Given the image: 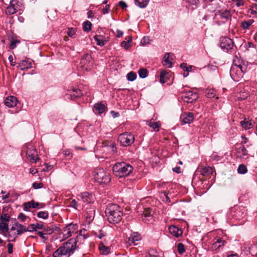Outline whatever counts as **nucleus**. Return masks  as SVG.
I'll use <instances>...</instances> for the list:
<instances>
[{
	"label": "nucleus",
	"mask_w": 257,
	"mask_h": 257,
	"mask_svg": "<svg viewBox=\"0 0 257 257\" xmlns=\"http://www.w3.org/2000/svg\"><path fill=\"white\" fill-rule=\"evenodd\" d=\"M106 215L108 222L112 224L119 222L123 215L122 209L116 204H110L105 210Z\"/></svg>",
	"instance_id": "1"
},
{
	"label": "nucleus",
	"mask_w": 257,
	"mask_h": 257,
	"mask_svg": "<svg viewBox=\"0 0 257 257\" xmlns=\"http://www.w3.org/2000/svg\"><path fill=\"white\" fill-rule=\"evenodd\" d=\"M132 165L124 162L115 163L113 168V174L119 178L124 177L128 176L133 171Z\"/></svg>",
	"instance_id": "2"
},
{
	"label": "nucleus",
	"mask_w": 257,
	"mask_h": 257,
	"mask_svg": "<svg viewBox=\"0 0 257 257\" xmlns=\"http://www.w3.org/2000/svg\"><path fill=\"white\" fill-rule=\"evenodd\" d=\"M234 65L231 67L230 75L235 81H239L242 78L243 74L247 71V66L242 62L234 60Z\"/></svg>",
	"instance_id": "3"
},
{
	"label": "nucleus",
	"mask_w": 257,
	"mask_h": 257,
	"mask_svg": "<svg viewBox=\"0 0 257 257\" xmlns=\"http://www.w3.org/2000/svg\"><path fill=\"white\" fill-rule=\"evenodd\" d=\"M22 152L26 154L27 159L31 162L36 163L39 160L37 150L31 143L26 144L24 146Z\"/></svg>",
	"instance_id": "4"
},
{
	"label": "nucleus",
	"mask_w": 257,
	"mask_h": 257,
	"mask_svg": "<svg viewBox=\"0 0 257 257\" xmlns=\"http://www.w3.org/2000/svg\"><path fill=\"white\" fill-rule=\"evenodd\" d=\"M24 9V5L20 0H12L7 7L5 12L7 15H12L16 13H19L20 14L23 11Z\"/></svg>",
	"instance_id": "5"
},
{
	"label": "nucleus",
	"mask_w": 257,
	"mask_h": 257,
	"mask_svg": "<svg viewBox=\"0 0 257 257\" xmlns=\"http://www.w3.org/2000/svg\"><path fill=\"white\" fill-rule=\"evenodd\" d=\"M94 173L95 179L99 183L107 184L111 180L110 173L102 168L96 169Z\"/></svg>",
	"instance_id": "6"
},
{
	"label": "nucleus",
	"mask_w": 257,
	"mask_h": 257,
	"mask_svg": "<svg viewBox=\"0 0 257 257\" xmlns=\"http://www.w3.org/2000/svg\"><path fill=\"white\" fill-rule=\"evenodd\" d=\"M27 231H28V229L25 226L19 222H16L11 227L9 235L15 240L18 237V235H21Z\"/></svg>",
	"instance_id": "7"
},
{
	"label": "nucleus",
	"mask_w": 257,
	"mask_h": 257,
	"mask_svg": "<svg viewBox=\"0 0 257 257\" xmlns=\"http://www.w3.org/2000/svg\"><path fill=\"white\" fill-rule=\"evenodd\" d=\"M134 135L131 133L125 132L119 135L118 140L121 146L127 147L131 145L135 141Z\"/></svg>",
	"instance_id": "8"
},
{
	"label": "nucleus",
	"mask_w": 257,
	"mask_h": 257,
	"mask_svg": "<svg viewBox=\"0 0 257 257\" xmlns=\"http://www.w3.org/2000/svg\"><path fill=\"white\" fill-rule=\"evenodd\" d=\"M82 95V91L80 89L74 87H71L68 89L66 93H65V96L70 100H74L81 97Z\"/></svg>",
	"instance_id": "9"
},
{
	"label": "nucleus",
	"mask_w": 257,
	"mask_h": 257,
	"mask_svg": "<svg viewBox=\"0 0 257 257\" xmlns=\"http://www.w3.org/2000/svg\"><path fill=\"white\" fill-rule=\"evenodd\" d=\"M77 240L74 238H71L65 242V256H69L74 253L76 248Z\"/></svg>",
	"instance_id": "10"
},
{
	"label": "nucleus",
	"mask_w": 257,
	"mask_h": 257,
	"mask_svg": "<svg viewBox=\"0 0 257 257\" xmlns=\"http://www.w3.org/2000/svg\"><path fill=\"white\" fill-rule=\"evenodd\" d=\"M219 45L222 49L228 51L233 48L234 43L231 39L225 37L220 38Z\"/></svg>",
	"instance_id": "11"
},
{
	"label": "nucleus",
	"mask_w": 257,
	"mask_h": 257,
	"mask_svg": "<svg viewBox=\"0 0 257 257\" xmlns=\"http://www.w3.org/2000/svg\"><path fill=\"white\" fill-rule=\"evenodd\" d=\"M78 225L77 223H69L65 225V238L69 237L78 232Z\"/></svg>",
	"instance_id": "12"
},
{
	"label": "nucleus",
	"mask_w": 257,
	"mask_h": 257,
	"mask_svg": "<svg viewBox=\"0 0 257 257\" xmlns=\"http://www.w3.org/2000/svg\"><path fill=\"white\" fill-rule=\"evenodd\" d=\"M198 98V94L192 91H188L184 92L182 96V100L187 103H193L196 101Z\"/></svg>",
	"instance_id": "13"
},
{
	"label": "nucleus",
	"mask_w": 257,
	"mask_h": 257,
	"mask_svg": "<svg viewBox=\"0 0 257 257\" xmlns=\"http://www.w3.org/2000/svg\"><path fill=\"white\" fill-rule=\"evenodd\" d=\"M219 19L223 23H226L231 19V14L230 10H221L218 11V14Z\"/></svg>",
	"instance_id": "14"
},
{
	"label": "nucleus",
	"mask_w": 257,
	"mask_h": 257,
	"mask_svg": "<svg viewBox=\"0 0 257 257\" xmlns=\"http://www.w3.org/2000/svg\"><path fill=\"white\" fill-rule=\"evenodd\" d=\"M226 241L222 238L219 237L216 239V240L212 244L211 249L213 250L219 251L222 250L223 247L226 244Z\"/></svg>",
	"instance_id": "15"
},
{
	"label": "nucleus",
	"mask_w": 257,
	"mask_h": 257,
	"mask_svg": "<svg viewBox=\"0 0 257 257\" xmlns=\"http://www.w3.org/2000/svg\"><path fill=\"white\" fill-rule=\"evenodd\" d=\"M182 124L190 123L194 119V115L192 112H188L182 114L181 116Z\"/></svg>",
	"instance_id": "16"
},
{
	"label": "nucleus",
	"mask_w": 257,
	"mask_h": 257,
	"mask_svg": "<svg viewBox=\"0 0 257 257\" xmlns=\"http://www.w3.org/2000/svg\"><path fill=\"white\" fill-rule=\"evenodd\" d=\"M200 174L204 178H207L213 173L212 168L209 166H202L200 170Z\"/></svg>",
	"instance_id": "17"
},
{
	"label": "nucleus",
	"mask_w": 257,
	"mask_h": 257,
	"mask_svg": "<svg viewBox=\"0 0 257 257\" xmlns=\"http://www.w3.org/2000/svg\"><path fill=\"white\" fill-rule=\"evenodd\" d=\"M18 102L17 98L14 96H10L6 98L5 100L6 105L9 107L15 106Z\"/></svg>",
	"instance_id": "18"
},
{
	"label": "nucleus",
	"mask_w": 257,
	"mask_h": 257,
	"mask_svg": "<svg viewBox=\"0 0 257 257\" xmlns=\"http://www.w3.org/2000/svg\"><path fill=\"white\" fill-rule=\"evenodd\" d=\"M80 197L83 202L85 203H90L94 201L92 195L87 192L81 193Z\"/></svg>",
	"instance_id": "19"
},
{
	"label": "nucleus",
	"mask_w": 257,
	"mask_h": 257,
	"mask_svg": "<svg viewBox=\"0 0 257 257\" xmlns=\"http://www.w3.org/2000/svg\"><path fill=\"white\" fill-rule=\"evenodd\" d=\"M169 230L172 235L176 237H178L182 234V230L175 225L170 226L169 227Z\"/></svg>",
	"instance_id": "20"
},
{
	"label": "nucleus",
	"mask_w": 257,
	"mask_h": 257,
	"mask_svg": "<svg viewBox=\"0 0 257 257\" xmlns=\"http://www.w3.org/2000/svg\"><path fill=\"white\" fill-rule=\"evenodd\" d=\"M19 66L21 70H25L32 67L31 61L29 59L22 60L19 63Z\"/></svg>",
	"instance_id": "21"
},
{
	"label": "nucleus",
	"mask_w": 257,
	"mask_h": 257,
	"mask_svg": "<svg viewBox=\"0 0 257 257\" xmlns=\"http://www.w3.org/2000/svg\"><path fill=\"white\" fill-rule=\"evenodd\" d=\"M141 239V235L138 232H133L131 234V236L128 238V242L131 244H134L136 245V242Z\"/></svg>",
	"instance_id": "22"
},
{
	"label": "nucleus",
	"mask_w": 257,
	"mask_h": 257,
	"mask_svg": "<svg viewBox=\"0 0 257 257\" xmlns=\"http://www.w3.org/2000/svg\"><path fill=\"white\" fill-rule=\"evenodd\" d=\"M39 203L35 202L34 200L30 202H26L24 204V210L26 211H29L31 208H36L39 206Z\"/></svg>",
	"instance_id": "23"
},
{
	"label": "nucleus",
	"mask_w": 257,
	"mask_h": 257,
	"mask_svg": "<svg viewBox=\"0 0 257 257\" xmlns=\"http://www.w3.org/2000/svg\"><path fill=\"white\" fill-rule=\"evenodd\" d=\"M236 153L237 157L240 158H244L248 154L247 151L244 146L237 148Z\"/></svg>",
	"instance_id": "24"
},
{
	"label": "nucleus",
	"mask_w": 257,
	"mask_h": 257,
	"mask_svg": "<svg viewBox=\"0 0 257 257\" xmlns=\"http://www.w3.org/2000/svg\"><path fill=\"white\" fill-rule=\"evenodd\" d=\"M106 107L104 104L101 103H97L94 104L93 107V111L99 114H101L105 110Z\"/></svg>",
	"instance_id": "25"
},
{
	"label": "nucleus",
	"mask_w": 257,
	"mask_h": 257,
	"mask_svg": "<svg viewBox=\"0 0 257 257\" xmlns=\"http://www.w3.org/2000/svg\"><path fill=\"white\" fill-rule=\"evenodd\" d=\"M105 143H104L103 144V145L104 147L105 148V150L107 152H109L110 153H111L112 154L116 153L117 152V148L115 147V145L113 143L111 142L109 143V145H105Z\"/></svg>",
	"instance_id": "26"
},
{
	"label": "nucleus",
	"mask_w": 257,
	"mask_h": 257,
	"mask_svg": "<svg viewBox=\"0 0 257 257\" xmlns=\"http://www.w3.org/2000/svg\"><path fill=\"white\" fill-rule=\"evenodd\" d=\"M168 72L166 70H162L160 76V81L162 83H165L169 79Z\"/></svg>",
	"instance_id": "27"
},
{
	"label": "nucleus",
	"mask_w": 257,
	"mask_h": 257,
	"mask_svg": "<svg viewBox=\"0 0 257 257\" xmlns=\"http://www.w3.org/2000/svg\"><path fill=\"white\" fill-rule=\"evenodd\" d=\"M99 249L100 253L104 255L108 254L110 252V248L108 246L104 245L102 242H100L99 244Z\"/></svg>",
	"instance_id": "28"
},
{
	"label": "nucleus",
	"mask_w": 257,
	"mask_h": 257,
	"mask_svg": "<svg viewBox=\"0 0 257 257\" xmlns=\"http://www.w3.org/2000/svg\"><path fill=\"white\" fill-rule=\"evenodd\" d=\"M147 124L152 127L155 131L158 132L159 130V127H160L161 123L159 122H154L152 120H149L147 121Z\"/></svg>",
	"instance_id": "29"
},
{
	"label": "nucleus",
	"mask_w": 257,
	"mask_h": 257,
	"mask_svg": "<svg viewBox=\"0 0 257 257\" xmlns=\"http://www.w3.org/2000/svg\"><path fill=\"white\" fill-rule=\"evenodd\" d=\"M171 59H170L169 53H166L163 58V64L164 66H166L168 68H170L172 66Z\"/></svg>",
	"instance_id": "30"
},
{
	"label": "nucleus",
	"mask_w": 257,
	"mask_h": 257,
	"mask_svg": "<svg viewBox=\"0 0 257 257\" xmlns=\"http://www.w3.org/2000/svg\"><path fill=\"white\" fill-rule=\"evenodd\" d=\"M53 257H63L64 256V246H61L53 252Z\"/></svg>",
	"instance_id": "31"
},
{
	"label": "nucleus",
	"mask_w": 257,
	"mask_h": 257,
	"mask_svg": "<svg viewBox=\"0 0 257 257\" xmlns=\"http://www.w3.org/2000/svg\"><path fill=\"white\" fill-rule=\"evenodd\" d=\"M94 39L96 42L97 45L99 46H104L105 44V42L103 40V36L101 35H95L94 36Z\"/></svg>",
	"instance_id": "32"
},
{
	"label": "nucleus",
	"mask_w": 257,
	"mask_h": 257,
	"mask_svg": "<svg viewBox=\"0 0 257 257\" xmlns=\"http://www.w3.org/2000/svg\"><path fill=\"white\" fill-rule=\"evenodd\" d=\"M136 6L141 8H144L148 5L149 0H135Z\"/></svg>",
	"instance_id": "33"
},
{
	"label": "nucleus",
	"mask_w": 257,
	"mask_h": 257,
	"mask_svg": "<svg viewBox=\"0 0 257 257\" xmlns=\"http://www.w3.org/2000/svg\"><path fill=\"white\" fill-rule=\"evenodd\" d=\"M254 20L252 19L248 20V21H244L241 23V27L243 29H248L249 27L254 23Z\"/></svg>",
	"instance_id": "34"
},
{
	"label": "nucleus",
	"mask_w": 257,
	"mask_h": 257,
	"mask_svg": "<svg viewBox=\"0 0 257 257\" xmlns=\"http://www.w3.org/2000/svg\"><path fill=\"white\" fill-rule=\"evenodd\" d=\"M205 93L208 98H214L216 95V91L213 89H206Z\"/></svg>",
	"instance_id": "35"
},
{
	"label": "nucleus",
	"mask_w": 257,
	"mask_h": 257,
	"mask_svg": "<svg viewBox=\"0 0 257 257\" xmlns=\"http://www.w3.org/2000/svg\"><path fill=\"white\" fill-rule=\"evenodd\" d=\"M241 126L245 130L250 129L253 126V124L250 121H246L245 120L240 122Z\"/></svg>",
	"instance_id": "36"
},
{
	"label": "nucleus",
	"mask_w": 257,
	"mask_h": 257,
	"mask_svg": "<svg viewBox=\"0 0 257 257\" xmlns=\"http://www.w3.org/2000/svg\"><path fill=\"white\" fill-rule=\"evenodd\" d=\"M77 31V29L76 28H68L67 34L69 37L75 38L76 35Z\"/></svg>",
	"instance_id": "37"
},
{
	"label": "nucleus",
	"mask_w": 257,
	"mask_h": 257,
	"mask_svg": "<svg viewBox=\"0 0 257 257\" xmlns=\"http://www.w3.org/2000/svg\"><path fill=\"white\" fill-rule=\"evenodd\" d=\"M143 215L147 220H149L152 217L151 209L149 208L145 209L143 212Z\"/></svg>",
	"instance_id": "38"
},
{
	"label": "nucleus",
	"mask_w": 257,
	"mask_h": 257,
	"mask_svg": "<svg viewBox=\"0 0 257 257\" xmlns=\"http://www.w3.org/2000/svg\"><path fill=\"white\" fill-rule=\"evenodd\" d=\"M92 24L90 22L86 21L83 24V30L85 32H89L91 30Z\"/></svg>",
	"instance_id": "39"
},
{
	"label": "nucleus",
	"mask_w": 257,
	"mask_h": 257,
	"mask_svg": "<svg viewBox=\"0 0 257 257\" xmlns=\"http://www.w3.org/2000/svg\"><path fill=\"white\" fill-rule=\"evenodd\" d=\"M247 168L244 165L240 164L239 165L237 169V172L238 173L244 174L247 172Z\"/></svg>",
	"instance_id": "40"
},
{
	"label": "nucleus",
	"mask_w": 257,
	"mask_h": 257,
	"mask_svg": "<svg viewBox=\"0 0 257 257\" xmlns=\"http://www.w3.org/2000/svg\"><path fill=\"white\" fill-rule=\"evenodd\" d=\"M140 77L142 78H145L148 76V71L146 69L142 68L139 70L138 72Z\"/></svg>",
	"instance_id": "41"
},
{
	"label": "nucleus",
	"mask_w": 257,
	"mask_h": 257,
	"mask_svg": "<svg viewBox=\"0 0 257 257\" xmlns=\"http://www.w3.org/2000/svg\"><path fill=\"white\" fill-rule=\"evenodd\" d=\"M0 230L4 233L8 232L9 225L7 222H2L0 224Z\"/></svg>",
	"instance_id": "42"
},
{
	"label": "nucleus",
	"mask_w": 257,
	"mask_h": 257,
	"mask_svg": "<svg viewBox=\"0 0 257 257\" xmlns=\"http://www.w3.org/2000/svg\"><path fill=\"white\" fill-rule=\"evenodd\" d=\"M126 77L128 80L133 81L136 79L137 75L135 72L131 71L127 74Z\"/></svg>",
	"instance_id": "43"
},
{
	"label": "nucleus",
	"mask_w": 257,
	"mask_h": 257,
	"mask_svg": "<svg viewBox=\"0 0 257 257\" xmlns=\"http://www.w3.org/2000/svg\"><path fill=\"white\" fill-rule=\"evenodd\" d=\"M37 216L42 219H47L48 217V212L46 211H40L37 213Z\"/></svg>",
	"instance_id": "44"
},
{
	"label": "nucleus",
	"mask_w": 257,
	"mask_h": 257,
	"mask_svg": "<svg viewBox=\"0 0 257 257\" xmlns=\"http://www.w3.org/2000/svg\"><path fill=\"white\" fill-rule=\"evenodd\" d=\"M177 250L180 254H182L185 251V246L182 243H179L177 245Z\"/></svg>",
	"instance_id": "45"
},
{
	"label": "nucleus",
	"mask_w": 257,
	"mask_h": 257,
	"mask_svg": "<svg viewBox=\"0 0 257 257\" xmlns=\"http://www.w3.org/2000/svg\"><path fill=\"white\" fill-rule=\"evenodd\" d=\"M20 43V40L13 38L11 41V45L10 46V48L12 50L15 49L16 47L17 44H19Z\"/></svg>",
	"instance_id": "46"
},
{
	"label": "nucleus",
	"mask_w": 257,
	"mask_h": 257,
	"mask_svg": "<svg viewBox=\"0 0 257 257\" xmlns=\"http://www.w3.org/2000/svg\"><path fill=\"white\" fill-rule=\"evenodd\" d=\"M37 234L41 237L43 239V242H45L48 239V235L46 233H43L41 231H38Z\"/></svg>",
	"instance_id": "47"
},
{
	"label": "nucleus",
	"mask_w": 257,
	"mask_h": 257,
	"mask_svg": "<svg viewBox=\"0 0 257 257\" xmlns=\"http://www.w3.org/2000/svg\"><path fill=\"white\" fill-rule=\"evenodd\" d=\"M65 204H68V206L72 207L75 208H76V207L77 206V202L75 201V200H74V199L71 200V201L69 200L67 202L65 201Z\"/></svg>",
	"instance_id": "48"
},
{
	"label": "nucleus",
	"mask_w": 257,
	"mask_h": 257,
	"mask_svg": "<svg viewBox=\"0 0 257 257\" xmlns=\"http://www.w3.org/2000/svg\"><path fill=\"white\" fill-rule=\"evenodd\" d=\"M0 219H1V220L2 221V222H8L10 219V215L7 213H5L4 214H3L1 216Z\"/></svg>",
	"instance_id": "49"
},
{
	"label": "nucleus",
	"mask_w": 257,
	"mask_h": 257,
	"mask_svg": "<svg viewBox=\"0 0 257 257\" xmlns=\"http://www.w3.org/2000/svg\"><path fill=\"white\" fill-rule=\"evenodd\" d=\"M27 218H28V216L23 213H20L18 216V219L23 222L25 221Z\"/></svg>",
	"instance_id": "50"
},
{
	"label": "nucleus",
	"mask_w": 257,
	"mask_h": 257,
	"mask_svg": "<svg viewBox=\"0 0 257 257\" xmlns=\"http://www.w3.org/2000/svg\"><path fill=\"white\" fill-rule=\"evenodd\" d=\"M91 58V57L89 55L86 54L85 56H83L82 59L81 60V63L82 64L85 65V61L87 60H89Z\"/></svg>",
	"instance_id": "51"
},
{
	"label": "nucleus",
	"mask_w": 257,
	"mask_h": 257,
	"mask_svg": "<svg viewBox=\"0 0 257 257\" xmlns=\"http://www.w3.org/2000/svg\"><path fill=\"white\" fill-rule=\"evenodd\" d=\"M33 187L35 189L41 188L43 187V184L42 183L34 182L33 184Z\"/></svg>",
	"instance_id": "52"
},
{
	"label": "nucleus",
	"mask_w": 257,
	"mask_h": 257,
	"mask_svg": "<svg viewBox=\"0 0 257 257\" xmlns=\"http://www.w3.org/2000/svg\"><path fill=\"white\" fill-rule=\"evenodd\" d=\"M28 231L31 232L36 231L35 224H31L30 226L27 227Z\"/></svg>",
	"instance_id": "53"
},
{
	"label": "nucleus",
	"mask_w": 257,
	"mask_h": 257,
	"mask_svg": "<svg viewBox=\"0 0 257 257\" xmlns=\"http://www.w3.org/2000/svg\"><path fill=\"white\" fill-rule=\"evenodd\" d=\"M233 2H236V5L237 7H239L244 5L243 0H232Z\"/></svg>",
	"instance_id": "54"
},
{
	"label": "nucleus",
	"mask_w": 257,
	"mask_h": 257,
	"mask_svg": "<svg viewBox=\"0 0 257 257\" xmlns=\"http://www.w3.org/2000/svg\"><path fill=\"white\" fill-rule=\"evenodd\" d=\"M8 60L10 62V64L12 66H14L16 64V62L13 60V57L12 55H10L8 57Z\"/></svg>",
	"instance_id": "55"
},
{
	"label": "nucleus",
	"mask_w": 257,
	"mask_h": 257,
	"mask_svg": "<svg viewBox=\"0 0 257 257\" xmlns=\"http://www.w3.org/2000/svg\"><path fill=\"white\" fill-rule=\"evenodd\" d=\"M53 231L54 229L52 226L47 227V228L46 229V232L47 235L52 234L53 232Z\"/></svg>",
	"instance_id": "56"
},
{
	"label": "nucleus",
	"mask_w": 257,
	"mask_h": 257,
	"mask_svg": "<svg viewBox=\"0 0 257 257\" xmlns=\"http://www.w3.org/2000/svg\"><path fill=\"white\" fill-rule=\"evenodd\" d=\"M128 43H127L126 41H123L122 42H121V46L122 47H123L126 50H127L129 49L130 48V46L128 45Z\"/></svg>",
	"instance_id": "57"
},
{
	"label": "nucleus",
	"mask_w": 257,
	"mask_h": 257,
	"mask_svg": "<svg viewBox=\"0 0 257 257\" xmlns=\"http://www.w3.org/2000/svg\"><path fill=\"white\" fill-rule=\"evenodd\" d=\"M13 245L12 243H9L8 244V253L10 254H11L13 253Z\"/></svg>",
	"instance_id": "58"
},
{
	"label": "nucleus",
	"mask_w": 257,
	"mask_h": 257,
	"mask_svg": "<svg viewBox=\"0 0 257 257\" xmlns=\"http://www.w3.org/2000/svg\"><path fill=\"white\" fill-rule=\"evenodd\" d=\"M119 6L122 9H124L127 8V6L126 4L123 1H120L119 2Z\"/></svg>",
	"instance_id": "59"
},
{
	"label": "nucleus",
	"mask_w": 257,
	"mask_h": 257,
	"mask_svg": "<svg viewBox=\"0 0 257 257\" xmlns=\"http://www.w3.org/2000/svg\"><path fill=\"white\" fill-rule=\"evenodd\" d=\"M68 157V159H70L72 157V154L69 150H65V157Z\"/></svg>",
	"instance_id": "60"
},
{
	"label": "nucleus",
	"mask_w": 257,
	"mask_h": 257,
	"mask_svg": "<svg viewBox=\"0 0 257 257\" xmlns=\"http://www.w3.org/2000/svg\"><path fill=\"white\" fill-rule=\"evenodd\" d=\"M105 235V233L103 232L102 230H100L98 234L96 233V236L99 239L102 238V237Z\"/></svg>",
	"instance_id": "61"
},
{
	"label": "nucleus",
	"mask_w": 257,
	"mask_h": 257,
	"mask_svg": "<svg viewBox=\"0 0 257 257\" xmlns=\"http://www.w3.org/2000/svg\"><path fill=\"white\" fill-rule=\"evenodd\" d=\"M110 6L109 5H106L104 9L102 10V13L103 14H105L108 13L109 10Z\"/></svg>",
	"instance_id": "62"
},
{
	"label": "nucleus",
	"mask_w": 257,
	"mask_h": 257,
	"mask_svg": "<svg viewBox=\"0 0 257 257\" xmlns=\"http://www.w3.org/2000/svg\"><path fill=\"white\" fill-rule=\"evenodd\" d=\"M180 67L185 71H189L188 68L187 67V64L183 63L181 64Z\"/></svg>",
	"instance_id": "63"
},
{
	"label": "nucleus",
	"mask_w": 257,
	"mask_h": 257,
	"mask_svg": "<svg viewBox=\"0 0 257 257\" xmlns=\"http://www.w3.org/2000/svg\"><path fill=\"white\" fill-rule=\"evenodd\" d=\"M154 252H149L147 257H159L157 252H155V253H153Z\"/></svg>",
	"instance_id": "64"
}]
</instances>
